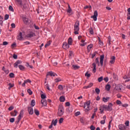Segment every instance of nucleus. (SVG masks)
I'll list each match as a JSON object with an SVG mask.
<instances>
[{
	"label": "nucleus",
	"instance_id": "obj_1",
	"mask_svg": "<svg viewBox=\"0 0 130 130\" xmlns=\"http://www.w3.org/2000/svg\"><path fill=\"white\" fill-rule=\"evenodd\" d=\"M79 26H80V23L78 21H76L75 25H74V34H75V35H77L78 34H79V31L80 30L79 28Z\"/></svg>",
	"mask_w": 130,
	"mask_h": 130
},
{
	"label": "nucleus",
	"instance_id": "obj_2",
	"mask_svg": "<svg viewBox=\"0 0 130 130\" xmlns=\"http://www.w3.org/2000/svg\"><path fill=\"white\" fill-rule=\"evenodd\" d=\"M64 112V109H63V107L61 106H59L58 115V116H61L63 115V113Z\"/></svg>",
	"mask_w": 130,
	"mask_h": 130
},
{
	"label": "nucleus",
	"instance_id": "obj_3",
	"mask_svg": "<svg viewBox=\"0 0 130 130\" xmlns=\"http://www.w3.org/2000/svg\"><path fill=\"white\" fill-rule=\"evenodd\" d=\"M25 37V32L22 31L19 33V35L17 36L18 40H23V38Z\"/></svg>",
	"mask_w": 130,
	"mask_h": 130
},
{
	"label": "nucleus",
	"instance_id": "obj_4",
	"mask_svg": "<svg viewBox=\"0 0 130 130\" xmlns=\"http://www.w3.org/2000/svg\"><path fill=\"white\" fill-rule=\"evenodd\" d=\"M90 103H91V102L89 101H88L85 102L84 104V108H85L86 110H87L88 111H89V110H90Z\"/></svg>",
	"mask_w": 130,
	"mask_h": 130
},
{
	"label": "nucleus",
	"instance_id": "obj_5",
	"mask_svg": "<svg viewBox=\"0 0 130 130\" xmlns=\"http://www.w3.org/2000/svg\"><path fill=\"white\" fill-rule=\"evenodd\" d=\"M97 17H98V12L97 11H95L93 13V15L91 16L90 18L93 19V21H97Z\"/></svg>",
	"mask_w": 130,
	"mask_h": 130
},
{
	"label": "nucleus",
	"instance_id": "obj_6",
	"mask_svg": "<svg viewBox=\"0 0 130 130\" xmlns=\"http://www.w3.org/2000/svg\"><path fill=\"white\" fill-rule=\"evenodd\" d=\"M23 115H24V112L23 110L20 111V114L17 118V122H19L21 119H22V117H23Z\"/></svg>",
	"mask_w": 130,
	"mask_h": 130
},
{
	"label": "nucleus",
	"instance_id": "obj_7",
	"mask_svg": "<svg viewBox=\"0 0 130 130\" xmlns=\"http://www.w3.org/2000/svg\"><path fill=\"white\" fill-rule=\"evenodd\" d=\"M100 64L101 67H103V61L104 60V55H102L100 57Z\"/></svg>",
	"mask_w": 130,
	"mask_h": 130
},
{
	"label": "nucleus",
	"instance_id": "obj_8",
	"mask_svg": "<svg viewBox=\"0 0 130 130\" xmlns=\"http://www.w3.org/2000/svg\"><path fill=\"white\" fill-rule=\"evenodd\" d=\"M48 76H51V77H54L55 76H57V74H56L55 73L53 72L52 71H50L48 72L47 74L46 77L47 78Z\"/></svg>",
	"mask_w": 130,
	"mask_h": 130
},
{
	"label": "nucleus",
	"instance_id": "obj_9",
	"mask_svg": "<svg viewBox=\"0 0 130 130\" xmlns=\"http://www.w3.org/2000/svg\"><path fill=\"white\" fill-rule=\"evenodd\" d=\"M62 47L64 49H69L70 48V45L67 42L63 43Z\"/></svg>",
	"mask_w": 130,
	"mask_h": 130
},
{
	"label": "nucleus",
	"instance_id": "obj_10",
	"mask_svg": "<svg viewBox=\"0 0 130 130\" xmlns=\"http://www.w3.org/2000/svg\"><path fill=\"white\" fill-rule=\"evenodd\" d=\"M21 63H22V61H21V60H17L15 63H14V67L15 68H18V67H19V66H20L19 64H21Z\"/></svg>",
	"mask_w": 130,
	"mask_h": 130
},
{
	"label": "nucleus",
	"instance_id": "obj_11",
	"mask_svg": "<svg viewBox=\"0 0 130 130\" xmlns=\"http://www.w3.org/2000/svg\"><path fill=\"white\" fill-rule=\"evenodd\" d=\"M115 57L114 56H111L110 60V63L113 64L115 62Z\"/></svg>",
	"mask_w": 130,
	"mask_h": 130
},
{
	"label": "nucleus",
	"instance_id": "obj_12",
	"mask_svg": "<svg viewBox=\"0 0 130 130\" xmlns=\"http://www.w3.org/2000/svg\"><path fill=\"white\" fill-rule=\"evenodd\" d=\"M27 109H28L29 114H30L31 115H32V114L34 113V112L33 111V108L31 107H28Z\"/></svg>",
	"mask_w": 130,
	"mask_h": 130
},
{
	"label": "nucleus",
	"instance_id": "obj_13",
	"mask_svg": "<svg viewBox=\"0 0 130 130\" xmlns=\"http://www.w3.org/2000/svg\"><path fill=\"white\" fill-rule=\"evenodd\" d=\"M34 36H35V33L30 32L29 34L26 36V37H27L28 38H32V37H34Z\"/></svg>",
	"mask_w": 130,
	"mask_h": 130
},
{
	"label": "nucleus",
	"instance_id": "obj_14",
	"mask_svg": "<svg viewBox=\"0 0 130 130\" xmlns=\"http://www.w3.org/2000/svg\"><path fill=\"white\" fill-rule=\"evenodd\" d=\"M112 106H113L112 103H110L108 106V111H112Z\"/></svg>",
	"mask_w": 130,
	"mask_h": 130
},
{
	"label": "nucleus",
	"instance_id": "obj_15",
	"mask_svg": "<svg viewBox=\"0 0 130 130\" xmlns=\"http://www.w3.org/2000/svg\"><path fill=\"white\" fill-rule=\"evenodd\" d=\"M15 3L17 5V6H22V0H14Z\"/></svg>",
	"mask_w": 130,
	"mask_h": 130
},
{
	"label": "nucleus",
	"instance_id": "obj_16",
	"mask_svg": "<svg viewBox=\"0 0 130 130\" xmlns=\"http://www.w3.org/2000/svg\"><path fill=\"white\" fill-rule=\"evenodd\" d=\"M119 129L120 130L125 129V126L122 124H120L118 125Z\"/></svg>",
	"mask_w": 130,
	"mask_h": 130
},
{
	"label": "nucleus",
	"instance_id": "obj_17",
	"mask_svg": "<svg viewBox=\"0 0 130 130\" xmlns=\"http://www.w3.org/2000/svg\"><path fill=\"white\" fill-rule=\"evenodd\" d=\"M41 103L43 106H46L47 105V101L46 100H42Z\"/></svg>",
	"mask_w": 130,
	"mask_h": 130
},
{
	"label": "nucleus",
	"instance_id": "obj_18",
	"mask_svg": "<svg viewBox=\"0 0 130 130\" xmlns=\"http://www.w3.org/2000/svg\"><path fill=\"white\" fill-rule=\"evenodd\" d=\"M18 113V111L17 110H14V112H11V116H17V114Z\"/></svg>",
	"mask_w": 130,
	"mask_h": 130
},
{
	"label": "nucleus",
	"instance_id": "obj_19",
	"mask_svg": "<svg viewBox=\"0 0 130 130\" xmlns=\"http://www.w3.org/2000/svg\"><path fill=\"white\" fill-rule=\"evenodd\" d=\"M23 21L25 24H29V19L26 17H23Z\"/></svg>",
	"mask_w": 130,
	"mask_h": 130
},
{
	"label": "nucleus",
	"instance_id": "obj_20",
	"mask_svg": "<svg viewBox=\"0 0 130 130\" xmlns=\"http://www.w3.org/2000/svg\"><path fill=\"white\" fill-rule=\"evenodd\" d=\"M59 101L60 102H64L66 101V98L63 96H61L59 98Z\"/></svg>",
	"mask_w": 130,
	"mask_h": 130
},
{
	"label": "nucleus",
	"instance_id": "obj_21",
	"mask_svg": "<svg viewBox=\"0 0 130 130\" xmlns=\"http://www.w3.org/2000/svg\"><path fill=\"white\" fill-rule=\"evenodd\" d=\"M68 42L69 45H72L73 43V39H72V38H69L68 39Z\"/></svg>",
	"mask_w": 130,
	"mask_h": 130
},
{
	"label": "nucleus",
	"instance_id": "obj_22",
	"mask_svg": "<svg viewBox=\"0 0 130 130\" xmlns=\"http://www.w3.org/2000/svg\"><path fill=\"white\" fill-rule=\"evenodd\" d=\"M93 47V45L92 44L89 45L87 46V51L88 52H90L91 51V49H92V48Z\"/></svg>",
	"mask_w": 130,
	"mask_h": 130
},
{
	"label": "nucleus",
	"instance_id": "obj_23",
	"mask_svg": "<svg viewBox=\"0 0 130 130\" xmlns=\"http://www.w3.org/2000/svg\"><path fill=\"white\" fill-rule=\"evenodd\" d=\"M93 86V83H89L88 85L84 87V89H88V88H91Z\"/></svg>",
	"mask_w": 130,
	"mask_h": 130
},
{
	"label": "nucleus",
	"instance_id": "obj_24",
	"mask_svg": "<svg viewBox=\"0 0 130 130\" xmlns=\"http://www.w3.org/2000/svg\"><path fill=\"white\" fill-rule=\"evenodd\" d=\"M72 68L74 69V70H79V69H80V67L77 65H73Z\"/></svg>",
	"mask_w": 130,
	"mask_h": 130
},
{
	"label": "nucleus",
	"instance_id": "obj_25",
	"mask_svg": "<svg viewBox=\"0 0 130 130\" xmlns=\"http://www.w3.org/2000/svg\"><path fill=\"white\" fill-rule=\"evenodd\" d=\"M57 123V119H55L54 121H52L51 124L53 125H54L55 126V125H56V124Z\"/></svg>",
	"mask_w": 130,
	"mask_h": 130
},
{
	"label": "nucleus",
	"instance_id": "obj_26",
	"mask_svg": "<svg viewBox=\"0 0 130 130\" xmlns=\"http://www.w3.org/2000/svg\"><path fill=\"white\" fill-rule=\"evenodd\" d=\"M85 121H86V119H85V118L84 117L80 118V122L82 123H85Z\"/></svg>",
	"mask_w": 130,
	"mask_h": 130
},
{
	"label": "nucleus",
	"instance_id": "obj_27",
	"mask_svg": "<svg viewBox=\"0 0 130 130\" xmlns=\"http://www.w3.org/2000/svg\"><path fill=\"white\" fill-rule=\"evenodd\" d=\"M8 86H9V87H8L9 90H11V88H13V87H14V86H15V84H12V83H9L8 84Z\"/></svg>",
	"mask_w": 130,
	"mask_h": 130
},
{
	"label": "nucleus",
	"instance_id": "obj_28",
	"mask_svg": "<svg viewBox=\"0 0 130 130\" xmlns=\"http://www.w3.org/2000/svg\"><path fill=\"white\" fill-rule=\"evenodd\" d=\"M95 62L96 63V64H98L99 67L100 66V62H99V59L98 58H96Z\"/></svg>",
	"mask_w": 130,
	"mask_h": 130
},
{
	"label": "nucleus",
	"instance_id": "obj_29",
	"mask_svg": "<svg viewBox=\"0 0 130 130\" xmlns=\"http://www.w3.org/2000/svg\"><path fill=\"white\" fill-rule=\"evenodd\" d=\"M35 101L34 100H32L30 104L31 106H32V107H34V106H35Z\"/></svg>",
	"mask_w": 130,
	"mask_h": 130
},
{
	"label": "nucleus",
	"instance_id": "obj_30",
	"mask_svg": "<svg viewBox=\"0 0 130 130\" xmlns=\"http://www.w3.org/2000/svg\"><path fill=\"white\" fill-rule=\"evenodd\" d=\"M110 88H111V86L109 84H107L106 86V89L108 91H109L110 90Z\"/></svg>",
	"mask_w": 130,
	"mask_h": 130
},
{
	"label": "nucleus",
	"instance_id": "obj_31",
	"mask_svg": "<svg viewBox=\"0 0 130 130\" xmlns=\"http://www.w3.org/2000/svg\"><path fill=\"white\" fill-rule=\"evenodd\" d=\"M34 112H35V114L38 116L39 115V114H40L39 111H38V110H37L36 109H34Z\"/></svg>",
	"mask_w": 130,
	"mask_h": 130
},
{
	"label": "nucleus",
	"instance_id": "obj_32",
	"mask_svg": "<svg viewBox=\"0 0 130 130\" xmlns=\"http://www.w3.org/2000/svg\"><path fill=\"white\" fill-rule=\"evenodd\" d=\"M58 88L59 90H60V91H62L63 90V86L61 85H59L58 86Z\"/></svg>",
	"mask_w": 130,
	"mask_h": 130
},
{
	"label": "nucleus",
	"instance_id": "obj_33",
	"mask_svg": "<svg viewBox=\"0 0 130 130\" xmlns=\"http://www.w3.org/2000/svg\"><path fill=\"white\" fill-rule=\"evenodd\" d=\"M109 100V98H103V101L105 103H106Z\"/></svg>",
	"mask_w": 130,
	"mask_h": 130
},
{
	"label": "nucleus",
	"instance_id": "obj_34",
	"mask_svg": "<svg viewBox=\"0 0 130 130\" xmlns=\"http://www.w3.org/2000/svg\"><path fill=\"white\" fill-rule=\"evenodd\" d=\"M19 70H20V71H24V70H25V68L24 67V66L22 65H19Z\"/></svg>",
	"mask_w": 130,
	"mask_h": 130
},
{
	"label": "nucleus",
	"instance_id": "obj_35",
	"mask_svg": "<svg viewBox=\"0 0 130 130\" xmlns=\"http://www.w3.org/2000/svg\"><path fill=\"white\" fill-rule=\"evenodd\" d=\"M55 82L58 83V82H61V79L60 78H57L55 79Z\"/></svg>",
	"mask_w": 130,
	"mask_h": 130
},
{
	"label": "nucleus",
	"instance_id": "obj_36",
	"mask_svg": "<svg viewBox=\"0 0 130 130\" xmlns=\"http://www.w3.org/2000/svg\"><path fill=\"white\" fill-rule=\"evenodd\" d=\"M100 110L101 111V113H103V112L104 111V108H103V106H102L100 107Z\"/></svg>",
	"mask_w": 130,
	"mask_h": 130
},
{
	"label": "nucleus",
	"instance_id": "obj_37",
	"mask_svg": "<svg viewBox=\"0 0 130 130\" xmlns=\"http://www.w3.org/2000/svg\"><path fill=\"white\" fill-rule=\"evenodd\" d=\"M10 78H14L15 77V74L13 73H11L9 74Z\"/></svg>",
	"mask_w": 130,
	"mask_h": 130
},
{
	"label": "nucleus",
	"instance_id": "obj_38",
	"mask_svg": "<svg viewBox=\"0 0 130 130\" xmlns=\"http://www.w3.org/2000/svg\"><path fill=\"white\" fill-rule=\"evenodd\" d=\"M85 41H86V38L85 37H84L83 38H82L81 40V43H86V42H85Z\"/></svg>",
	"mask_w": 130,
	"mask_h": 130
},
{
	"label": "nucleus",
	"instance_id": "obj_39",
	"mask_svg": "<svg viewBox=\"0 0 130 130\" xmlns=\"http://www.w3.org/2000/svg\"><path fill=\"white\" fill-rule=\"evenodd\" d=\"M98 81L99 82H102V81H103V77H101L99 78L98 79Z\"/></svg>",
	"mask_w": 130,
	"mask_h": 130
},
{
	"label": "nucleus",
	"instance_id": "obj_40",
	"mask_svg": "<svg viewBox=\"0 0 130 130\" xmlns=\"http://www.w3.org/2000/svg\"><path fill=\"white\" fill-rule=\"evenodd\" d=\"M26 67L27 68H29V69H33V66H31L29 64V63H26Z\"/></svg>",
	"mask_w": 130,
	"mask_h": 130
},
{
	"label": "nucleus",
	"instance_id": "obj_41",
	"mask_svg": "<svg viewBox=\"0 0 130 130\" xmlns=\"http://www.w3.org/2000/svg\"><path fill=\"white\" fill-rule=\"evenodd\" d=\"M41 97L42 99L44 100L46 98V95H45V94H42L41 95Z\"/></svg>",
	"mask_w": 130,
	"mask_h": 130
},
{
	"label": "nucleus",
	"instance_id": "obj_42",
	"mask_svg": "<svg viewBox=\"0 0 130 130\" xmlns=\"http://www.w3.org/2000/svg\"><path fill=\"white\" fill-rule=\"evenodd\" d=\"M95 92L96 93V94H99L100 93V89H99V88H96Z\"/></svg>",
	"mask_w": 130,
	"mask_h": 130
},
{
	"label": "nucleus",
	"instance_id": "obj_43",
	"mask_svg": "<svg viewBox=\"0 0 130 130\" xmlns=\"http://www.w3.org/2000/svg\"><path fill=\"white\" fill-rule=\"evenodd\" d=\"M9 11H11V12H14V8H13L12 6H9Z\"/></svg>",
	"mask_w": 130,
	"mask_h": 130
},
{
	"label": "nucleus",
	"instance_id": "obj_44",
	"mask_svg": "<svg viewBox=\"0 0 130 130\" xmlns=\"http://www.w3.org/2000/svg\"><path fill=\"white\" fill-rule=\"evenodd\" d=\"M9 17V15H8V14L5 15V17H4L5 20H8Z\"/></svg>",
	"mask_w": 130,
	"mask_h": 130
},
{
	"label": "nucleus",
	"instance_id": "obj_45",
	"mask_svg": "<svg viewBox=\"0 0 130 130\" xmlns=\"http://www.w3.org/2000/svg\"><path fill=\"white\" fill-rule=\"evenodd\" d=\"M80 46H82V47L87 45V43H82L80 44Z\"/></svg>",
	"mask_w": 130,
	"mask_h": 130
},
{
	"label": "nucleus",
	"instance_id": "obj_46",
	"mask_svg": "<svg viewBox=\"0 0 130 130\" xmlns=\"http://www.w3.org/2000/svg\"><path fill=\"white\" fill-rule=\"evenodd\" d=\"M73 11L72 10V8H68L67 10V13H69V14H71Z\"/></svg>",
	"mask_w": 130,
	"mask_h": 130
},
{
	"label": "nucleus",
	"instance_id": "obj_47",
	"mask_svg": "<svg viewBox=\"0 0 130 130\" xmlns=\"http://www.w3.org/2000/svg\"><path fill=\"white\" fill-rule=\"evenodd\" d=\"M50 45V41L48 42L45 45V47L46 48L47 46H49Z\"/></svg>",
	"mask_w": 130,
	"mask_h": 130
},
{
	"label": "nucleus",
	"instance_id": "obj_48",
	"mask_svg": "<svg viewBox=\"0 0 130 130\" xmlns=\"http://www.w3.org/2000/svg\"><path fill=\"white\" fill-rule=\"evenodd\" d=\"M63 121V118H61L59 119L58 122L59 123H62Z\"/></svg>",
	"mask_w": 130,
	"mask_h": 130
},
{
	"label": "nucleus",
	"instance_id": "obj_49",
	"mask_svg": "<svg viewBox=\"0 0 130 130\" xmlns=\"http://www.w3.org/2000/svg\"><path fill=\"white\" fill-rule=\"evenodd\" d=\"M103 108L104 109V110H107L108 111V106H106V105H104L103 106Z\"/></svg>",
	"mask_w": 130,
	"mask_h": 130
},
{
	"label": "nucleus",
	"instance_id": "obj_50",
	"mask_svg": "<svg viewBox=\"0 0 130 130\" xmlns=\"http://www.w3.org/2000/svg\"><path fill=\"white\" fill-rule=\"evenodd\" d=\"M89 33L90 34H91V35L94 34V31H93V29L92 28L89 29Z\"/></svg>",
	"mask_w": 130,
	"mask_h": 130
},
{
	"label": "nucleus",
	"instance_id": "obj_51",
	"mask_svg": "<svg viewBox=\"0 0 130 130\" xmlns=\"http://www.w3.org/2000/svg\"><path fill=\"white\" fill-rule=\"evenodd\" d=\"M85 77H87L88 78H90V77H91V74L86 72L85 73Z\"/></svg>",
	"mask_w": 130,
	"mask_h": 130
},
{
	"label": "nucleus",
	"instance_id": "obj_52",
	"mask_svg": "<svg viewBox=\"0 0 130 130\" xmlns=\"http://www.w3.org/2000/svg\"><path fill=\"white\" fill-rule=\"evenodd\" d=\"M16 43H14L13 44L11 45V48H15V47H16Z\"/></svg>",
	"mask_w": 130,
	"mask_h": 130
},
{
	"label": "nucleus",
	"instance_id": "obj_53",
	"mask_svg": "<svg viewBox=\"0 0 130 130\" xmlns=\"http://www.w3.org/2000/svg\"><path fill=\"white\" fill-rule=\"evenodd\" d=\"M27 92L29 95H32V91H31V89H28Z\"/></svg>",
	"mask_w": 130,
	"mask_h": 130
},
{
	"label": "nucleus",
	"instance_id": "obj_54",
	"mask_svg": "<svg viewBox=\"0 0 130 130\" xmlns=\"http://www.w3.org/2000/svg\"><path fill=\"white\" fill-rule=\"evenodd\" d=\"M116 103L118 105H120V104H121V102L119 100H117Z\"/></svg>",
	"mask_w": 130,
	"mask_h": 130
},
{
	"label": "nucleus",
	"instance_id": "obj_55",
	"mask_svg": "<svg viewBox=\"0 0 130 130\" xmlns=\"http://www.w3.org/2000/svg\"><path fill=\"white\" fill-rule=\"evenodd\" d=\"M125 124L126 126H128L129 125V121H126L125 122Z\"/></svg>",
	"mask_w": 130,
	"mask_h": 130
},
{
	"label": "nucleus",
	"instance_id": "obj_56",
	"mask_svg": "<svg viewBox=\"0 0 130 130\" xmlns=\"http://www.w3.org/2000/svg\"><path fill=\"white\" fill-rule=\"evenodd\" d=\"M45 87L47 89V90L50 91V88H49V85H48V84H46Z\"/></svg>",
	"mask_w": 130,
	"mask_h": 130
},
{
	"label": "nucleus",
	"instance_id": "obj_57",
	"mask_svg": "<svg viewBox=\"0 0 130 130\" xmlns=\"http://www.w3.org/2000/svg\"><path fill=\"white\" fill-rule=\"evenodd\" d=\"M9 120L11 122H14L15 121V118H11Z\"/></svg>",
	"mask_w": 130,
	"mask_h": 130
},
{
	"label": "nucleus",
	"instance_id": "obj_58",
	"mask_svg": "<svg viewBox=\"0 0 130 130\" xmlns=\"http://www.w3.org/2000/svg\"><path fill=\"white\" fill-rule=\"evenodd\" d=\"M80 114H81V112H77L75 113V116H78L80 115Z\"/></svg>",
	"mask_w": 130,
	"mask_h": 130
},
{
	"label": "nucleus",
	"instance_id": "obj_59",
	"mask_svg": "<svg viewBox=\"0 0 130 130\" xmlns=\"http://www.w3.org/2000/svg\"><path fill=\"white\" fill-rule=\"evenodd\" d=\"M84 38V37L82 36H79L78 37V40H82V39H83V38Z\"/></svg>",
	"mask_w": 130,
	"mask_h": 130
},
{
	"label": "nucleus",
	"instance_id": "obj_60",
	"mask_svg": "<svg viewBox=\"0 0 130 130\" xmlns=\"http://www.w3.org/2000/svg\"><path fill=\"white\" fill-rule=\"evenodd\" d=\"M13 109H14V107L13 106H11L8 109L9 111H11L13 110Z\"/></svg>",
	"mask_w": 130,
	"mask_h": 130
},
{
	"label": "nucleus",
	"instance_id": "obj_61",
	"mask_svg": "<svg viewBox=\"0 0 130 130\" xmlns=\"http://www.w3.org/2000/svg\"><path fill=\"white\" fill-rule=\"evenodd\" d=\"M92 68H93V69H96V63L94 62L92 64Z\"/></svg>",
	"mask_w": 130,
	"mask_h": 130
},
{
	"label": "nucleus",
	"instance_id": "obj_62",
	"mask_svg": "<svg viewBox=\"0 0 130 130\" xmlns=\"http://www.w3.org/2000/svg\"><path fill=\"white\" fill-rule=\"evenodd\" d=\"M25 81V83H31V80H30L29 79H27V80H24Z\"/></svg>",
	"mask_w": 130,
	"mask_h": 130
},
{
	"label": "nucleus",
	"instance_id": "obj_63",
	"mask_svg": "<svg viewBox=\"0 0 130 130\" xmlns=\"http://www.w3.org/2000/svg\"><path fill=\"white\" fill-rule=\"evenodd\" d=\"M90 128L91 130H95V127L93 125H91Z\"/></svg>",
	"mask_w": 130,
	"mask_h": 130
},
{
	"label": "nucleus",
	"instance_id": "obj_64",
	"mask_svg": "<svg viewBox=\"0 0 130 130\" xmlns=\"http://www.w3.org/2000/svg\"><path fill=\"white\" fill-rule=\"evenodd\" d=\"M105 123V120H102L101 121V124H104Z\"/></svg>",
	"mask_w": 130,
	"mask_h": 130
}]
</instances>
